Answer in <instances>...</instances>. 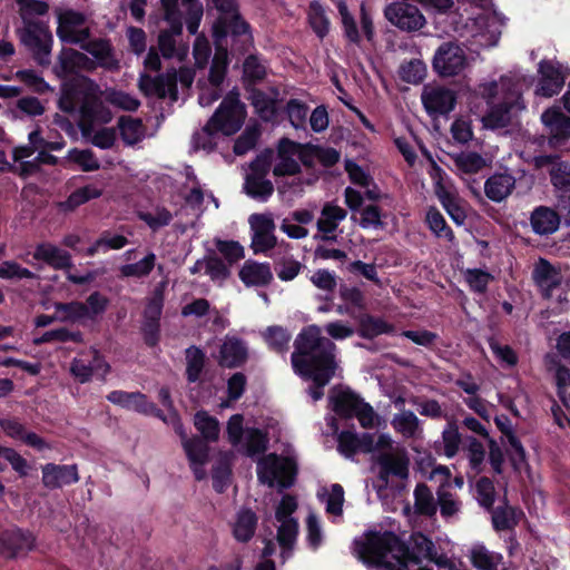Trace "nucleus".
<instances>
[{
    "instance_id": "obj_2",
    "label": "nucleus",
    "mask_w": 570,
    "mask_h": 570,
    "mask_svg": "<svg viewBox=\"0 0 570 570\" xmlns=\"http://www.w3.org/2000/svg\"><path fill=\"white\" fill-rule=\"evenodd\" d=\"M478 92L490 106L484 120L491 128L505 127L510 122L511 111L524 108L521 102L520 82L512 77L504 76L499 81L481 83Z\"/></svg>"
},
{
    "instance_id": "obj_17",
    "label": "nucleus",
    "mask_w": 570,
    "mask_h": 570,
    "mask_svg": "<svg viewBox=\"0 0 570 570\" xmlns=\"http://www.w3.org/2000/svg\"><path fill=\"white\" fill-rule=\"evenodd\" d=\"M376 462L381 469L380 479L384 484H387L389 475H394L402 481L409 476L410 459L403 446L391 453L376 454Z\"/></svg>"
},
{
    "instance_id": "obj_20",
    "label": "nucleus",
    "mask_w": 570,
    "mask_h": 570,
    "mask_svg": "<svg viewBox=\"0 0 570 570\" xmlns=\"http://www.w3.org/2000/svg\"><path fill=\"white\" fill-rule=\"evenodd\" d=\"M482 507L491 512L492 524L497 531L511 530L524 517L522 509L510 504V501H479Z\"/></svg>"
},
{
    "instance_id": "obj_12",
    "label": "nucleus",
    "mask_w": 570,
    "mask_h": 570,
    "mask_svg": "<svg viewBox=\"0 0 570 570\" xmlns=\"http://www.w3.org/2000/svg\"><path fill=\"white\" fill-rule=\"evenodd\" d=\"M422 104L430 116L436 117L451 112L456 104L453 90L441 85H425L421 95Z\"/></svg>"
},
{
    "instance_id": "obj_9",
    "label": "nucleus",
    "mask_w": 570,
    "mask_h": 570,
    "mask_svg": "<svg viewBox=\"0 0 570 570\" xmlns=\"http://www.w3.org/2000/svg\"><path fill=\"white\" fill-rule=\"evenodd\" d=\"M35 547L36 537L29 530L12 527L0 531V558L4 560L23 557Z\"/></svg>"
},
{
    "instance_id": "obj_55",
    "label": "nucleus",
    "mask_w": 570,
    "mask_h": 570,
    "mask_svg": "<svg viewBox=\"0 0 570 570\" xmlns=\"http://www.w3.org/2000/svg\"><path fill=\"white\" fill-rule=\"evenodd\" d=\"M426 67L420 59L405 61L400 66V78L409 83H419L425 77Z\"/></svg>"
},
{
    "instance_id": "obj_4",
    "label": "nucleus",
    "mask_w": 570,
    "mask_h": 570,
    "mask_svg": "<svg viewBox=\"0 0 570 570\" xmlns=\"http://www.w3.org/2000/svg\"><path fill=\"white\" fill-rule=\"evenodd\" d=\"M78 90L82 95L79 101V128L86 132L88 127L107 124L111 120V112L99 98V87L89 78L78 82Z\"/></svg>"
},
{
    "instance_id": "obj_10",
    "label": "nucleus",
    "mask_w": 570,
    "mask_h": 570,
    "mask_svg": "<svg viewBox=\"0 0 570 570\" xmlns=\"http://www.w3.org/2000/svg\"><path fill=\"white\" fill-rule=\"evenodd\" d=\"M433 69L442 77L459 75L466 66L464 50L454 42H443L433 57Z\"/></svg>"
},
{
    "instance_id": "obj_33",
    "label": "nucleus",
    "mask_w": 570,
    "mask_h": 570,
    "mask_svg": "<svg viewBox=\"0 0 570 570\" xmlns=\"http://www.w3.org/2000/svg\"><path fill=\"white\" fill-rule=\"evenodd\" d=\"M530 220L535 234L549 235L558 229L560 216L549 207L539 206L532 212Z\"/></svg>"
},
{
    "instance_id": "obj_19",
    "label": "nucleus",
    "mask_w": 570,
    "mask_h": 570,
    "mask_svg": "<svg viewBox=\"0 0 570 570\" xmlns=\"http://www.w3.org/2000/svg\"><path fill=\"white\" fill-rule=\"evenodd\" d=\"M107 400L112 404L119 405L129 411H135L146 415L154 414L166 422L161 411H159L154 403L149 402L147 396L140 392L116 390L107 395Z\"/></svg>"
},
{
    "instance_id": "obj_30",
    "label": "nucleus",
    "mask_w": 570,
    "mask_h": 570,
    "mask_svg": "<svg viewBox=\"0 0 570 570\" xmlns=\"http://www.w3.org/2000/svg\"><path fill=\"white\" fill-rule=\"evenodd\" d=\"M238 275L246 286H266L273 279L269 264L254 261H246Z\"/></svg>"
},
{
    "instance_id": "obj_5",
    "label": "nucleus",
    "mask_w": 570,
    "mask_h": 570,
    "mask_svg": "<svg viewBox=\"0 0 570 570\" xmlns=\"http://www.w3.org/2000/svg\"><path fill=\"white\" fill-rule=\"evenodd\" d=\"M16 33L37 65L48 67L51 63L53 36L46 22L22 24Z\"/></svg>"
},
{
    "instance_id": "obj_53",
    "label": "nucleus",
    "mask_w": 570,
    "mask_h": 570,
    "mask_svg": "<svg viewBox=\"0 0 570 570\" xmlns=\"http://www.w3.org/2000/svg\"><path fill=\"white\" fill-rule=\"evenodd\" d=\"M55 309L60 322H76L87 317V308L81 302L56 303Z\"/></svg>"
},
{
    "instance_id": "obj_25",
    "label": "nucleus",
    "mask_w": 570,
    "mask_h": 570,
    "mask_svg": "<svg viewBox=\"0 0 570 570\" xmlns=\"http://www.w3.org/2000/svg\"><path fill=\"white\" fill-rule=\"evenodd\" d=\"M515 183V177L508 171L494 173L484 183V194L490 200L501 203L512 194Z\"/></svg>"
},
{
    "instance_id": "obj_23",
    "label": "nucleus",
    "mask_w": 570,
    "mask_h": 570,
    "mask_svg": "<svg viewBox=\"0 0 570 570\" xmlns=\"http://www.w3.org/2000/svg\"><path fill=\"white\" fill-rule=\"evenodd\" d=\"M79 46L96 59L99 67L110 71L119 69V60L116 57L115 49L109 39L89 38Z\"/></svg>"
},
{
    "instance_id": "obj_7",
    "label": "nucleus",
    "mask_w": 570,
    "mask_h": 570,
    "mask_svg": "<svg viewBox=\"0 0 570 570\" xmlns=\"http://www.w3.org/2000/svg\"><path fill=\"white\" fill-rule=\"evenodd\" d=\"M245 117V105L240 102L239 95L232 91L224 98L210 119L216 130L229 136L240 129Z\"/></svg>"
},
{
    "instance_id": "obj_41",
    "label": "nucleus",
    "mask_w": 570,
    "mask_h": 570,
    "mask_svg": "<svg viewBox=\"0 0 570 570\" xmlns=\"http://www.w3.org/2000/svg\"><path fill=\"white\" fill-rule=\"evenodd\" d=\"M308 22L313 31L318 38L323 39L327 36L331 27V21L325 12V9L317 1L311 2L307 11Z\"/></svg>"
},
{
    "instance_id": "obj_43",
    "label": "nucleus",
    "mask_w": 570,
    "mask_h": 570,
    "mask_svg": "<svg viewBox=\"0 0 570 570\" xmlns=\"http://www.w3.org/2000/svg\"><path fill=\"white\" fill-rule=\"evenodd\" d=\"M18 6L22 24L42 23L43 21L36 19V17L45 16L49 10L48 3L40 0H23Z\"/></svg>"
},
{
    "instance_id": "obj_42",
    "label": "nucleus",
    "mask_w": 570,
    "mask_h": 570,
    "mask_svg": "<svg viewBox=\"0 0 570 570\" xmlns=\"http://www.w3.org/2000/svg\"><path fill=\"white\" fill-rule=\"evenodd\" d=\"M212 119L198 131L193 135L191 146L195 150L212 151L217 144L218 130L215 129Z\"/></svg>"
},
{
    "instance_id": "obj_44",
    "label": "nucleus",
    "mask_w": 570,
    "mask_h": 570,
    "mask_svg": "<svg viewBox=\"0 0 570 570\" xmlns=\"http://www.w3.org/2000/svg\"><path fill=\"white\" fill-rule=\"evenodd\" d=\"M156 264V255L154 253L147 254L142 259L137 263L126 264L120 266V277H135L142 278L148 276L154 269Z\"/></svg>"
},
{
    "instance_id": "obj_15",
    "label": "nucleus",
    "mask_w": 570,
    "mask_h": 570,
    "mask_svg": "<svg viewBox=\"0 0 570 570\" xmlns=\"http://www.w3.org/2000/svg\"><path fill=\"white\" fill-rule=\"evenodd\" d=\"M138 88L146 96H157L158 98L169 97L176 101L178 92L176 89V70L167 71L157 77L141 73L138 79Z\"/></svg>"
},
{
    "instance_id": "obj_22",
    "label": "nucleus",
    "mask_w": 570,
    "mask_h": 570,
    "mask_svg": "<svg viewBox=\"0 0 570 570\" xmlns=\"http://www.w3.org/2000/svg\"><path fill=\"white\" fill-rule=\"evenodd\" d=\"M301 153V145L289 139H282L277 149V161L273 168L275 176L295 175L301 171L296 159Z\"/></svg>"
},
{
    "instance_id": "obj_28",
    "label": "nucleus",
    "mask_w": 570,
    "mask_h": 570,
    "mask_svg": "<svg viewBox=\"0 0 570 570\" xmlns=\"http://www.w3.org/2000/svg\"><path fill=\"white\" fill-rule=\"evenodd\" d=\"M541 75L537 94L543 97H552L557 95L564 85V76L558 67L550 61H541L539 65Z\"/></svg>"
},
{
    "instance_id": "obj_60",
    "label": "nucleus",
    "mask_w": 570,
    "mask_h": 570,
    "mask_svg": "<svg viewBox=\"0 0 570 570\" xmlns=\"http://www.w3.org/2000/svg\"><path fill=\"white\" fill-rule=\"evenodd\" d=\"M2 461L10 463L11 468L21 478L28 476L32 470V466L29 464V462L11 448H3L0 454V462L3 464Z\"/></svg>"
},
{
    "instance_id": "obj_39",
    "label": "nucleus",
    "mask_w": 570,
    "mask_h": 570,
    "mask_svg": "<svg viewBox=\"0 0 570 570\" xmlns=\"http://www.w3.org/2000/svg\"><path fill=\"white\" fill-rule=\"evenodd\" d=\"M244 188L248 196L262 202L267 200L274 191L272 181L256 174H247Z\"/></svg>"
},
{
    "instance_id": "obj_61",
    "label": "nucleus",
    "mask_w": 570,
    "mask_h": 570,
    "mask_svg": "<svg viewBox=\"0 0 570 570\" xmlns=\"http://www.w3.org/2000/svg\"><path fill=\"white\" fill-rule=\"evenodd\" d=\"M461 434L454 424H449L442 432L443 452L446 458H453L463 445Z\"/></svg>"
},
{
    "instance_id": "obj_49",
    "label": "nucleus",
    "mask_w": 570,
    "mask_h": 570,
    "mask_svg": "<svg viewBox=\"0 0 570 570\" xmlns=\"http://www.w3.org/2000/svg\"><path fill=\"white\" fill-rule=\"evenodd\" d=\"M14 77L36 94L42 95L48 91H53V88L33 69L18 70Z\"/></svg>"
},
{
    "instance_id": "obj_8",
    "label": "nucleus",
    "mask_w": 570,
    "mask_h": 570,
    "mask_svg": "<svg viewBox=\"0 0 570 570\" xmlns=\"http://www.w3.org/2000/svg\"><path fill=\"white\" fill-rule=\"evenodd\" d=\"M57 36L62 42L80 45L90 38V29L86 27V16L73 9L56 8Z\"/></svg>"
},
{
    "instance_id": "obj_51",
    "label": "nucleus",
    "mask_w": 570,
    "mask_h": 570,
    "mask_svg": "<svg viewBox=\"0 0 570 570\" xmlns=\"http://www.w3.org/2000/svg\"><path fill=\"white\" fill-rule=\"evenodd\" d=\"M391 331L392 326L382 318L365 315L360 320V335L364 338H373Z\"/></svg>"
},
{
    "instance_id": "obj_21",
    "label": "nucleus",
    "mask_w": 570,
    "mask_h": 570,
    "mask_svg": "<svg viewBox=\"0 0 570 570\" xmlns=\"http://www.w3.org/2000/svg\"><path fill=\"white\" fill-rule=\"evenodd\" d=\"M347 212L341 206L327 202L321 210V215L316 222V227L321 235H315L314 238L335 242L337 239L336 230L338 225L346 218Z\"/></svg>"
},
{
    "instance_id": "obj_31",
    "label": "nucleus",
    "mask_w": 570,
    "mask_h": 570,
    "mask_svg": "<svg viewBox=\"0 0 570 570\" xmlns=\"http://www.w3.org/2000/svg\"><path fill=\"white\" fill-rule=\"evenodd\" d=\"M169 420L174 425L175 431L184 439V449L187 453L189 461L196 463H206L208 458L207 444L197 438L186 439L183 425L176 413H173L169 416Z\"/></svg>"
},
{
    "instance_id": "obj_48",
    "label": "nucleus",
    "mask_w": 570,
    "mask_h": 570,
    "mask_svg": "<svg viewBox=\"0 0 570 570\" xmlns=\"http://www.w3.org/2000/svg\"><path fill=\"white\" fill-rule=\"evenodd\" d=\"M249 99L258 116L269 121L275 117V101L261 90L252 89Z\"/></svg>"
},
{
    "instance_id": "obj_36",
    "label": "nucleus",
    "mask_w": 570,
    "mask_h": 570,
    "mask_svg": "<svg viewBox=\"0 0 570 570\" xmlns=\"http://www.w3.org/2000/svg\"><path fill=\"white\" fill-rule=\"evenodd\" d=\"M470 560L474 568L479 570H498L503 561V556L499 552L489 551L484 544H474L470 551Z\"/></svg>"
},
{
    "instance_id": "obj_47",
    "label": "nucleus",
    "mask_w": 570,
    "mask_h": 570,
    "mask_svg": "<svg viewBox=\"0 0 570 570\" xmlns=\"http://www.w3.org/2000/svg\"><path fill=\"white\" fill-rule=\"evenodd\" d=\"M142 220L153 232L166 227L173 220V214L166 207H156L150 212H140L138 214Z\"/></svg>"
},
{
    "instance_id": "obj_3",
    "label": "nucleus",
    "mask_w": 570,
    "mask_h": 570,
    "mask_svg": "<svg viewBox=\"0 0 570 570\" xmlns=\"http://www.w3.org/2000/svg\"><path fill=\"white\" fill-rule=\"evenodd\" d=\"M356 557L367 566L383 567L386 569V557L389 553H395L397 560L400 553H406L407 544L392 531L368 530L364 538H356L353 541Z\"/></svg>"
},
{
    "instance_id": "obj_56",
    "label": "nucleus",
    "mask_w": 570,
    "mask_h": 570,
    "mask_svg": "<svg viewBox=\"0 0 570 570\" xmlns=\"http://www.w3.org/2000/svg\"><path fill=\"white\" fill-rule=\"evenodd\" d=\"M195 426L206 441H216L219 435L218 421L209 416L206 412H197L195 415Z\"/></svg>"
},
{
    "instance_id": "obj_37",
    "label": "nucleus",
    "mask_w": 570,
    "mask_h": 570,
    "mask_svg": "<svg viewBox=\"0 0 570 570\" xmlns=\"http://www.w3.org/2000/svg\"><path fill=\"white\" fill-rule=\"evenodd\" d=\"M118 127L121 139L127 146H134L145 138L146 127L138 118H132L130 116L120 117L118 120Z\"/></svg>"
},
{
    "instance_id": "obj_6",
    "label": "nucleus",
    "mask_w": 570,
    "mask_h": 570,
    "mask_svg": "<svg viewBox=\"0 0 570 570\" xmlns=\"http://www.w3.org/2000/svg\"><path fill=\"white\" fill-rule=\"evenodd\" d=\"M296 464L293 459L268 454L257 463L261 483L279 490L289 488L295 480Z\"/></svg>"
},
{
    "instance_id": "obj_45",
    "label": "nucleus",
    "mask_w": 570,
    "mask_h": 570,
    "mask_svg": "<svg viewBox=\"0 0 570 570\" xmlns=\"http://www.w3.org/2000/svg\"><path fill=\"white\" fill-rule=\"evenodd\" d=\"M205 365L204 352L196 347L190 346L186 350V376L188 382H197Z\"/></svg>"
},
{
    "instance_id": "obj_14",
    "label": "nucleus",
    "mask_w": 570,
    "mask_h": 570,
    "mask_svg": "<svg viewBox=\"0 0 570 570\" xmlns=\"http://www.w3.org/2000/svg\"><path fill=\"white\" fill-rule=\"evenodd\" d=\"M170 28L161 30L158 35V48L166 59L184 61L189 52V46L183 40L181 21H168Z\"/></svg>"
},
{
    "instance_id": "obj_35",
    "label": "nucleus",
    "mask_w": 570,
    "mask_h": 570,
    "mask_svg": "<svg viewBox=\"0 0 570 570\" xmlns=\"http://www.w3.org/2000/svg\"><path fill=\"white\" fill-rule=\"evenodd\" d=\"M391 424L405 439L419 438L422 434L421 421L410 410H403L395 414Z\"/></svg>"
},
{
    "instance_id": "obj_64",
    "label": "nucleus",
    "mask_w": 570,
    "mask_h": 570,
    "mask_svg": "<svg viewBox=\"0 0 570 570\" xmlns=\"http://www.w3.org/2000/svg\"><path fill=\"white\" fill-rule=\"evenodd\" d=\"M550 178L556 188L570 190V165L563 161L553 164Z\"/></svg>"
},
{
    "instance_id": "obj_1",
    "label": "nucleus",
    "mask_w": 570,
    "mask_h": 570,
    "mask_svg": "<svg viewBox=\"0 0 570 570\" xmlns=\"http://www.w3.org/2000/svg\"><path fill=\"white\" fill-rule=\"evenodd\" d=\"M294 346V372L313 381L314 385L308 389V394L314 401H318L324 395V386L330 383L337 368L336 345L322 335L320 326L309 325L297 335Z\"/></svg>"
},
{
    "instance_id": "obj_26",
    "label": "nucleus",
    "mask_w": 570,
    "mask_h": 570,
    "mask_svg": "<svg viewBox=\"0 0 570 570\" xmlns=\"http://www.w3.org/2000/svg\"><path fill=\"white\" fill-rule=\"evenodd\" d=\"M32 256L35 259L46 263L53 269H67L72 266L71 255L49 242L38 244Z\"/></svg>"
},
{
    "instance_id": "obj_24",
    "label": "nucleus",
    "mask_w": 570,
    "mask_h": 570,
    "mask_svg": "<svg viewBox=\"0 0 570 570\" xmlns=\"http://www.w3.org/2000/svg\"><path fill=\"white\" fill-rule=\"evenodd\" d=\"M532 277L542 295L547 298L551 297L553 291L561 285L562 275L548 261L540 258L535 264Z\"/></svg>"
},
{
    "instance_id": "obj_32",
    "label": "nucleus",
    "mask_w": 570,
    "mask_h": 570,
    "mask_svg": "<svg viewBox=\"0 0 570 570\" xmlns=\"http://www.w3.org/2000/svg\"><path fill=\"white\" fill-rule=\"evenodd\" d=\"M333 411L342 417H353L363 400L351 390H333L330 395Z\"/></svg>"
},
{
    "instance_id": "obj_58",
    "label": "nucleus",
    "mask_w": 570,
    "mask_h": 570,
    "mask_svg": "<svg viewBox=\"0 0 570 570\" xmlns=\"http://www.w3.org/2000/svg\"><path fill=\"white\" fill-rule=\"evenodd\" d=\"M82 342V334L79 331L71 332L67 328H57L43 333L40 337L35 338L36 345L49 343V342Z\"/></svg>"
},
{
    "instance_id": "obj_34",
    "label": "nucleus",
    "mask_w": 570,
    "mask_h": 570,
    "mask_svg": "<svg viewBox=\"0 0 570 570\" xmlns=\"http://www.w3.org/2000/svg\"><path fill=\"white\" fill-rule=\"evenodd\" d=\"M258 518L250 509H242L233 527L234 538L242 543L248 542L255 534Z\"/></svg>"
},
{
    "instance_id": "obj_62",
    "label": "nucleus",
    "mask_w": 570,
    "mask_h": 570,
    "mask_svg": "<svg viewBox=\"0 0 570 570\" xmlns=\"http://www.w3.org/2000/svg\"><path fill=\"white\" fill-rule=\"evenodd\" d=\"M219 24L224 36L232 33L233 36H248V24L240 19L238 13L233 12L229 16H222L219 18Z\"/></svg>"
},
{
    "instance_id": "obj_29",
    "label": "nucleus",
    "mask_w": 570,
    "mask_h": 570,
    "mask_svg": "<svg viewBox=\"0 0 570 570\" xmlns=\"http://www.w3.org/2000/svg\"><path fill=\"white\" fill-rule=\"evenodd\" d=\"M411 540L412 548L407 546L406 553H400V557H397L399 563L403 567H406L409 562L421 563L423 558H431L435 549L433 541L421 532L413 533Z\"/></svg>"
},
{
    "instance_id": "obj_13",
    "label": "nucleus",
    "mask_w": 570,
    "mask_h": 570,
    "mask_svg": "<svg viewBox=\"0 0 570 570\" xmlns=\"http://www.w3.org/2000/svg\"><path fill=\"white\" fill-rule=\"evenodd\" d=\"M252 229L250 247L255 254L266 253L275 247V224L269 214H253L249 217Z\"/></svg>"
},
{
    "instance_id": "obj_18",
    "label": "nucleus",
    "mask_w": 570,
    "mask_h": 570,
    "mask_svg": "<svg viewBox=\"0 0 570 570\" xmlns=\"http://www.w3.org/2000/svg\"><path fill=\"white\" fill-rule=\"evenodd\" d=\"M41 481L50 490L62 489L79 481L78 465L47 463L41 466Z\"/></svg>"
},
{
    "instance_id": "obj_57",
    "label": "nucleus",
    "mask_w": 570,
    "mask_h": 570,
    "mask_svg": "<svg viewBox=\"0 0 570 570\" xmlns=\"http://www.w3.org/2000/svg\"><path fill=\"white\" fill-rule=\"evenodd\" d=\"M298 535L297 520L281 522L277 529V542L283 550H292Z\"/></svg>"
},
{
    "instance_id": "obj_16",
    "label": "nucleus",
    "mask_w": 570,
    "mask_h": 570,
    "mask_svg": "<svg viewBox=\"0 0 570 570\" xmlns=\"http://www.w3.org/2000/svg\"><path fill=\"white\" fill-rule=\"evenodd\" d=\"M96 63L86 53L72 48H62L57 57L53 72L59 78H66L80 71H91Z\"/></svg>"
},
{
    "instance_id": "obj_59",
    "label": "nucleus",
    "mask_w": 570,
    "mask_h": 570,
    "mask_svg": "<svg viewBox=\"0 0 570 570\" xmlns=\"http://www.w3.org/2000/svg\"><path fill=\"white\" fill-rule=\"evenodd\" d=\"M463 450L466 452L471 468L479 471L485 458L483 444L475 438L468 436L463 441Z\"/></svg>"
},
{
    "instance_id": "obj_52",
    "label": "nucleus",
    "mask_w": 570,
    "mask_h": 570,
    "mask_svg": "<svg viewBox=\"0 0 570 570\" xmlns=\"http://www.w3.org/2000/svg\"><path fill=\"white\" fill-rule=\"evenodd\" d=\"M228 65V55L226 49L218 48L210 66L208 80L213 87L219 88L224 81Z\"/></svg>"
},
{
    "instance_id": "obj_40",
    "label": "nucleus",
    "mask_w": 570,
    "mask_h": 570,
    "mask_svg": "<svg viewBox=\"0 0 570 570\" xmlns=\"http://www.w3.org/2000/svg\"><path fill=\"white\" fill-rule=\"evenodd\" d=\"M102 195V189L96 185H86L72 191L69 197L60 204L65 210H73L82 204L91 199H96Z\"/></svg>"
},
{
    "instance_id": "obj_63",
    "label": "nucleus",
    "mask_w": 570,
    "mask_h": 570,
    "mask_svg": "<svg viewBox=\"0 0 570 570\" xmlns=\"http://www.w3.org/2000/svg\"><path fill=\"white\" fill-rule=\"evenodd\" d=\"M286 114L294 128H305L308 114V106L306 104L298 99H291L286 105Z\"/></svg>"
},
{
    "instance_id": "obj_46",
    "label": "nucleus",
    "mask_w": 570,
    "mask_h": 570,
    "mask_svg": "<svg viewBox=\"0 0 570 570\" xmlns=\"http://www.w3.org/2000/svg\"><path fill=\"white\" fill-rule=\"evenodd\" d=\"M431 487L435 488L438 499H449L451 493L446 491L448 487H451L452 479L449 468L444 465H438L432 469L429 475Z\"/></svg>"
},
{
    "instance_id": "obj_54",
    "label": "nucleus",
    "mask_w": 570,
    "mask_h": 570,
    "mask_svg": "<svg viewBox=\"0 0 570 570\" xmlns=\"http://www.w3.org/2000/svg\"><path fill=\"white\" fill-rule=\"evenodd\" d=\"M82 136L87 138L94 146L101 149H109L114 146L116 140V132L112 128L96 129V126L87 128Z\"/></svg>"
},
{
    "instance_id": "obj_50",
    "label": "nucleus",
    "mask_w": 570,
    "mask_h": 570,
    "mask_svg": "<svg viewBox=\"0 0 570 570\" xmlns=\"http://www.w3.org/2000/svg\"><path fill=\"white\" fill-rule=\"evenodd\" d=\"M338 13L341 16V22L344 30V36L346 39L358 45L361 41V36L358 29L356 27V22L354 17L350 13L347 6L344 0H335Z\"/></svg>"
},
{
    "instance_id": "obj_27",
    "label": "nucleus",
    "mask_w": 570,
    "mask_h": 570,
    "mask_svg": "<svg viewBox=\"0 0 570 570\" xmlns=\"http://www.w3.org/2000/svg\"><path fill=\"white\" fill-rule=\"evenodd\" d=\"M248 356L247 346L237 337L226 336L219 350L218 364L233 368L243 365Z\"/></svg>"
},
{
    "instance_id": "obj_38",
    "label": "nucleus",
    "mask_w": 570,
    "mask_h": 570,
    "mask_svg": "<svg viewBox=\"0 0 570 570\" xmlns=\"http://www.w3.org/2000/svg\"><path fill=\"white\" fill-rule=\"evenodd\" d=\"M263 337L268 347L275 353L283 354L289 348L291 333L278 325L268 326L263 332Z\"/></svg>"
},
{
    "instance_id": "obj_11",
    "label": "nucleus",
    "mask_w": 570,
    "mask_h": 570,
    "mask_svg": "<svg viewBox=\"0 0 570 570\" xmlns=\"http://www.w3.org/2000/svg\"><path fill=\"white\" fill-rule=\"evenodd\" d=\"M384 16L393 26L406 32L421 30L426 24V19L420 9L405 1L389 4Z\"/></svg>"
}]
</instances>
